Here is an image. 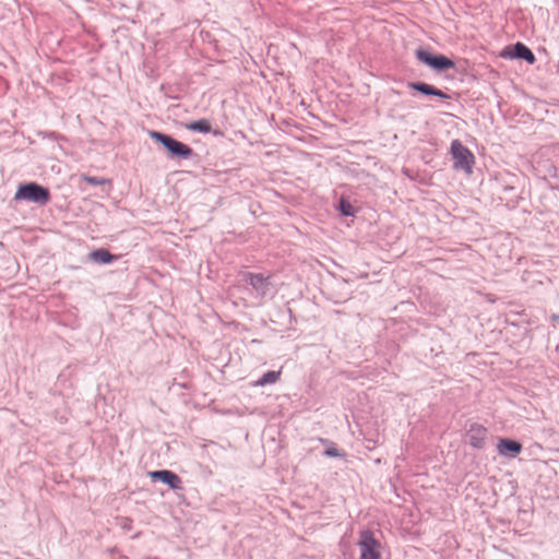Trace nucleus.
<instances>
[{
  "label": "nucleus",
  "mask_w": 559,
  "mask_h": 559,
  "mask_svg": "<svg viewBox=\"0 0 559 559\" xmlns=\"http://www.w3.org/2000/svg\"><path fill=\"white\" fill-rule=\"evenodd\" d=\"M153 480H160L167 484L171 489H181V478L174 472L162 469L155 471L150 474Z\"/></svg>",
  "instance_id": "nucleus-9"
},
{
  "label": "nucleus",
  "mask_w": 559,
  "mask_h": 559,
  "mask_svg": "<svg viewBox=\"0 0 559 559\" xmlns=\"http://www.w3.org/2000/svg\"><path fill=\"white\" fill-rule=\"evenodd\" d=\"M421 94L436 95L441 98H449V96L447 94H444L442 91H440L429 84H425V83H421Z\"/></svg>",
  "instance_id": "nucleus-16"
},
{
  "label": "nucleus",
  "mask_w": 559,
  "mask_h": 559,
  "mask_svg": "<svg viewBox=\"0 0 559 559\" xmlns=\"http://www.w3.org/2000/svg\"><path fill=\"white\" fill-rule=\"evenodd\" d=\"M90 258L94 262L100 264L109 263L116 259L115 255H112L109 251L104 249L92 251L90 253Z\"/></svg>",
  "instance_id": "nucleus-11"
},
{
  "label": "nucleus",
  "mask_w": 559,
  "mask_h": 559,
  "mask_svg": "<svg viewBox=\"0 0 559 559\" xmlns=\"http://www.w3.org/2000/svg\"><path fill=\"white\" fill-rule=\"evenodd\" d=\"M243 281L255 292L257 296L264 298L270 295L273 288L271 276L262 273H243Z\"/></svg>",
  "instance_id": "nucleus-5"
},
{
  "label": "nucleus",
  "mask_w": 559,
  "mask_h": 559,
  "mask_svg": "<svg viewBox=\"0 0 559 559\" xmlns=\"http://www.w3.org/2000/svg\"><path fill=\"white\" fill-rule=\"evenodd\" d=\"M409 86H411L413 90H415V91L419 92V82H413V83H409Z\"/></svg>",
  "instance_id": "nucleus-18"
},
{
  "label": "nucleus",
  "mask_w": 559,
  "mask_h": 559,
  "mask_svg": "<svg viewBox=\"0 0 559 559\" xmlns=\"http://www.w3.org/2000/svg\"><path fill=\"white\" fill-rule=\"evenodd\" d=\"M501 57L523 59L527 61L530 64H533L536 61V58L532 50L522 43H518L512 47L506 48L502 51Z\"/></svg>",
  "instance_id": "nucleus-6"
},
{
  "label": "nucleus",
  "mask_w": 559,
  "mask_h": 559,
  "mask_svg": "<svg viewBox=\"0 0 559 559\" xmlns=\"http://www.w3.org/2000/svg\"><path fill=\"white\" fill-rule=\"evenodd\" d=\"M148 135L152 140L159 143L167 152L170 159H190L197 156L195 152L188 145L185 144L169 134L162 133L159 131L151 130Z\"/></svg>",
  "instance_id": "nucleus-1"
},
{
  "label": "nucleus",
  "mask_w": 559,
  "mask_h": 559,
  "mask_svg": "<svg viewBox=\"0 0 559 559\" xmlns=\"http://www.w3.org/2000/svg\"><path fill=\"white\" fill-rule=\"evenodd\" d=\"M358 546L360 548V559H381V544L371 531L360 532Z\"/></svg>",
  "instance_id": "nucleus-4"
},
{
  "label": "nucleus",
  "mask_w": 559,
  "mask_h": 559,
  "mask_svg": "<svg viewBox=\"0 0 559 559\" xmlns=\"http://www.w3.org/2000/svg\"><path fill=\"white\" fill-rule=\"evenodd\" d=\"M186 128L188 130H191V131H194V132H200V133H209L212 130L211 123L206 119H200V120L191 121L190 123H188L186 126Z\"/></svg>",
  "instance_id": "nucleus-12"
},
{
  "label": "nucleus",
  "mask_w": 559,
  "mask_h": 559,
  "mask_svg": "<svg viewBox=\"0 0 559 559\" xmlns=\"http://www.w3.org/2000/svg\"><path fill=\"white\" fill-rule=\"evenodd\" d=\"M81 180L91 185V186H102V185H110L111 181L106 178L94 177L86 174L81 175Z\"/></svg>",
  "instance_id": "nucleus-15"
},
{
  "label": "nucleus",
  "mask_w": 559,
  "mask_h": 559,
  "mask_svg": "<svg viewBox=\"0 0 559 559\" xmlns=\"http://www.w3.org/2000/svg\"><path fill=\"white\" fill-rule=\"evenodd\" d=\"M338 211L344 216H354L355 213H356V210L352 205V203L348 200L344 199V198H341V200L338 202Z\"/></svg>",
  "instance_id": "nucleus-14"
},
{
  "label": "nucleus",
  "mask_w": 559,
  "mask_h": 559,
  "mask_svg": "<svg viewBox=\"0 0 559 559\" xmlns=\"http://www.w3.org/2000/svg\"><path fill=\"white\" fill-rule=\"evenodd\" d=\"M51 199L48 188L38 185L37 182H27L19 187L15 193V200H25L36 203L38 205H46Z\"/></svg>",
  "instance_id": "nucleus-2"
},
{
  "label": "nucleus",
  "mask_w": 559,
  "mask_h": 559,
  "mask_svg": "<svg viewBox=\"0 0 559 559\" xmlns=\"http://www.w3.org/2000/svg\"><path fill=\"white\" fill-rule=\"evenodd\" d=\"M280 374V371H267L257 381V385L263 386L275 383L278 380Z\"/></svg>",
  "instance_id": "nucleus-13"
},
{
  "label": "nucleus",
  "mask_w": 559,
  "mask_h": 559,
  "mask_svg": "<svg viewBox=\"0 0 559 559\" xmlns=\"http://www.w3.org/2000/svg\"><path fill=\"white\" fill-rule=\"evenodd\" d=\"M324 453L326 456H330V457L341 456L338 450L334 447L326 449Z\"/></svg>",
  "instance_id": "nucleus-17"
},
{
  "label": "nucleus",
  "mask_w": 559,
  "mask_h": 559,
  "mask_svg": "<svg viewBox=\"0 0 559 559\" xmlns=\"http://www.w3.org/2000/svg\"><path fill=\"white\" fill-rule=\"evenodd\" d=\"M421 61L437 71H444L455 67L454 62L445 56H435L425 51H421Z\"/></svg>",
  "instance_id": "nucleus-8"
},
{
  "label": "nucleus",
  "mask_w": 559,
  "mask_h": 559,
  "mask_svg": "<svg viewBox=\"0 0 559 559\" xmlns=\"http://www.w3.org/2000/svg\"><path fill=\"white\" fill-rule=\"evenodd\" d=\"M487 437V429L479 424H472L466 432L467 443L474 449H483Z\"/></svg>",
  "instance_id": "nucleus-7"
},
{
  "label": "nucleus",
  "mask_w": 559,
  "mask_h": 559,
  "mask_svg": "<svg viewBox=\"0 0 559 559\" xmlns=\"http://www.w3.org/2000/svg\"><path fill=\"white\" fill-rule=\"evenodd\" d=\"M500 455L514 457L522 451V444L512 439H500L497 445Z\"/></svg>",
  "instance_id": "nucleus-10"
},
{
  "label": "nucleus",
  "mask_w": 559,
  "mask_h": 559,
  "mask_svg": "<svg viewBox=\"0 0 559 559\" xmlns=\"http://www.w3.org/2000/svg\"><path fill=\"white\" fill-rule=\"evenodd\" d=\"M450 153L453 159V167L462 170L467 175L473 173L475 165V156L472 151L462 144L460 140L451 142Z\"/></svg>",
  "instance_id": "nucleus-3"
},
{
  "label": "nucleus",
  "mask_w": 559,
  "mask_h": 559,
  "mask_svg": "<svg viewBox=\"0 0 559 559\" xmlns=\"http://www.w3.org/2000/svg\"><path fill=\"white\" fill-rule=\"evenodd\" d=\"M415 56L417 57V59H419V48L415 50Z\"/></svg>",
  "instance_id": "nucleus-19"
}]
</instances>
